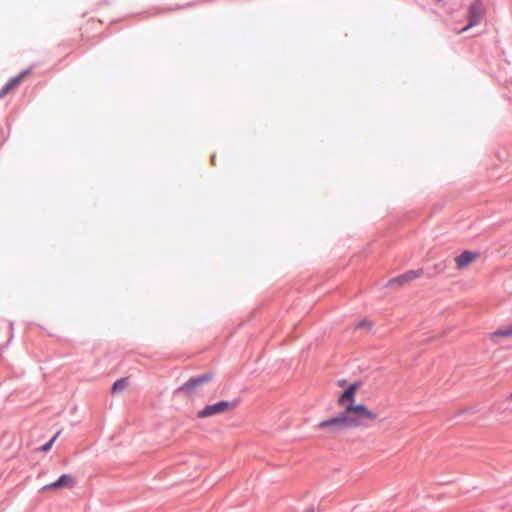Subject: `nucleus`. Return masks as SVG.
I'll list each match as a JSON object with an SVG mask.
<instances>
[{"mask_svg":"<svg viewBox=\"0 0 512 512\" xmlns=\"http://www.w3.org/2000/svg\"><path fill=\"white\" fill-rule=\"evenodd\" d=\"M360 387L359 382L350 384L337 399V404L342 408V412L319 422L317 429L332 436L348 429L368 427L375 422L378 416L374 411L368 409L364 404L355 403V396Z\"/></svg>","mask_w":512,"mask_h":512,"instance_id":"obj_1","label":"nucleus"},{"mask_svg":"<svg viewBox=\"0 0 512 512\" xmlns=\"http://www.w3.org/2000/svg\"><path fill=\"white\" fill-rule=\"evenodd\" d=\"M236 404L229 401H219L215 404L205 406L197 412V417L200 419L212 417L215 415L224 414L235 408Z\"/></svg>","mask_w":512,"mask_h":512,"instance_id":"obj_2","label":"nucleus"},{"mask_svg":"<svg viewBox=\"0 0 512 512\" xmlns=\"http://www.w3.org/2000/svg\"><path fill=\"white\" fill-rule=\"evenodd\" d=\"M212 377V374L207 373L191 378L179 388V391L189 396L193 395L203 384L209 382Z\"/></svg>","mask_w":512,"mask_h":512,"instance_id":"obj_3","label":"nucleus"},{"mask_svg":"<svg viewBox=\"0 0 512 512\" xmlns=\"http://www.w3.org/2000/svg\"><path fill=\"white\" fill-rule=\"evenodd\" d=\"M484 14V8L480 3H473L468 10V25L459 30L457 33L461 34L469 28L475 26L481 20Z\"/></svg>","mask_w":512,"mask_h":512,"instance_id":"obj_4","label":"nucleus"},{"mask_svg":"<svg viewBox=\"0 0 512 512\" xmlns=\"http://www.w3.org/2000/svg\"><path fill=\"white\" fill-rule=\"evenodd\" d=\"M487 339L493 344L497 345L503 339H512V329L510 324L500 327L493 332L487 334Z\"/></svg>","mask_w":512,"mask_h":512,"instance_id":"obj_5","label":"nucleus"},{"mask_svg":"<svg viewBox=\"0 0 512 512\" xmlns=\"http://www.w3.org/2000/svg\"><path fill=\"white\" fill-rule=\"evenodd\" d=\"M75 485V478L69 474H63L53 483L45 485L42 490H56L61 488H71Z\"/></svg>","mask_w":512,"mask_h":512,"instance_id":"obj_6","label":"nucleus"},{"mask_svg":"<svg viewBox=\"0 0 512 512\" xmlns=\"http://www.w3.org/2000/svg\"><path fill=\"white\" fill-rule=\"evenodd\" d=\"M422 275V270H410L398 277H395L389 281V285H405L418 279Z\"/></svg>","mask_w":512,"mask_h":512,"instance_id":"obj_7","label":"nucleus"},{"mask_svg":"<svg viewBox=\"0 0 512 512\" xmlns=\"http://www.w3.org/2000/svg\"><path fill=\"white\" fill-rule=\"evenodd\" d=\"M479 257V254L477 252H471V251H464L457 257H455V263L457 269H464L468 267L471 263H473L477 258Z\"/></svg>","mask_w":512,"mask_h":512,"instance_id":"obj_8","label":"nucleus"},{"mask_svg":"<svg viewBox=\"0 0 512 512\" xmlns=\"http://www.w3.org/2000/svg\"><path fill=\"white\" fill-rule=\"evenodd\" d=\"M29 73L28 70L22 72L18 76L12 78L0 91V98L4 97L7 93H9L12 89L20 84V82L27 76Z\"/></svg>","mask_w":512,"mask_h":512,"instance_id":"obj_9","label":"nucleus"},{"mask_svg":"<svg viewBox=\"0 0 512 512\" xmlns=\"http://www.w3.org/2000/svg\"><path fill=\"white\" fill-rule=\"evenodd\" d=\"M127 386H128V378L118 379L114 382V384L112 386V392L113 393L122 392L123 390L126 389Z\"/></svg>","mask_w":512,"mask_h":512,"instance_id":"obj_10","label":"nucleus"},{"mask_svg":"<svg viewBox=\"0 0 512 512\" xmlns=\"http://www.w3.org/2000/svg\"><path fill=\"white\" fill-rule=\"evenodd\" d=\"M60 433H61V432H60V431H58V432L54 435V437H53L49 442H47L45 445H43V447L41 448V450H42L43 452H48V451L52 448V446H53V444H54L55 440L58 438V436L60 435Z\"/></svg>","mask_w":512,"mask_h":512,"instance_id":"obj_11","label":"nucleus"},{"mask_svg":"<svg viewBox=\"0 0 512 512\" xmlns=\"http://www.w3.org/2000/svg\"><path fill=\"white\" fill-rule=\"evenodd\" d=\"M338 386H344L346 384V381L345 380H339L337 382Z\"/></svg>","mask_w":512,"mask_h":512,"instance_id":"obj_12","label":"nucleus"},{"mask_svg":"<svg viewBox=\"0 0 512 512\" xmlns=\"http://www.w3.org/2000/svg\"><path fill=\"white\" fill-rule=\"evenodd\" d=\"M365 324H368V322H367V321H365V320H364V321H361V322H359V323H358L357 327H362V326H363V325H365Z\"/></svg>","mask_w":512,"mask_h":512,"instance_id":"obj_13","label":"nucleus"},{"mask_svg":"<svg viewBox=\"0 0 512 512\" xmlns=\"http://www.w3.org/2000/svg\"><path fill=\"white\" fill-rule=\"evenodd\" d=\"M509 400L512 401V393L509 395Z\"/></svg>","mask_w":512,"mask_h":512,"instance_id":"obj_14","label":"nucleus"},{"mask_svg":"<svg viewBox=\"0 0 512 512\" xmlns=\"http://www.w3.org/2000/svg\"><path fill=\"white\" fill-rule=\"evenodd\" d=\"M307 512H313V511H307Z\"/></svg>","mask_w":512,"mask_h":512,"instance_id":"obj_15","label":"nucleus"}]
</instances>
